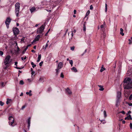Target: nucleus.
Returning a JSON list of instances; mask_svg holds the SVG:
<instances>
[{
	"mask_svg": "<svg viewBox=\"0 0 132 132\" xmlns=\"http://www.w3.org/2000/svg\"><path fill=\"white\" fill-rule=\"evenodd\" d=\"M20 3H16L15 5V12L17 17H18L19 15L20 7Z\"/></svg>",
	"mask_w": 132,
	"mask_h": 132,
	"instance_id": "f03ea898",
	"label": "nucleus"
},
{
	"mask_svg": "<svg viewBox=\"0 0 132 132\" xmlns=\"http://www.w3.org/2000/svg\"><path fill=\"white\" fill-rule=\"evenodd\" d=\"M41 58H38V60H37V62H39V61L40 60V59Z\"/></svg>",
	"mask_w": 132,
	"mask_h": 132,
	"instance_id": "4d7b16f0",
	"label": "nucleus"
},
{
	"mask_svg": "<svg viewBox=\"0 0 132 132\" xmlns=\"http://www.w3.org/2000/svg\"><path fill=\"white\" fill-rule=\"evenodd\" d=\"M11 19L9 17H7V18L6 21H5V23L6 26V27L7 28H8L9 27V24L11 21Z\"/></svg>",
	"mask_w": 132,
	"mask_h": 132,
	"instance_id": "423d86ee",
	"label": "nucleus"
},
{
	"mask_svg": "<svg viewBox=\"0 0 132 132\" xmlns=\"http://www.w3.org/2000/svg\"><path fill=\"white\" fill-rule=\"evenodd\" d=\"M125 120H127V119H128V120H129V118L128 117H125Z\"/></svg>",
	"mask_w": 132,
	"mask_h": 132,
	"instance_id": "de8ad7c7",
	"label": "nucleus"
},
{
	"mask_svg": "<svg viewBox=\"0 0 132 132\" xmlns=\"http://www.w3.org/2000/svg\"><path fill=\"white\" fill-rule=\"evenodd\" d=\"M36 46H34V49H36Z\"/></svg>",
	"mask_w": 132,
	"mask_h": 132,
	"instance_id": "69168bd1",
	"label": "nucleus"
},
{
	"mask_svg": "<svg viewBox=\"0 0 132 132\" xmlns=\"http://www.w3.org/2000/svg\"><path fill=\"white\" fill-rule=\"evenodd\" d=\"M38 26V24H36L35 26V27H37Z\"/></svg>",
	"mask_w": 132,
	"mask_h": 132,
	"instance_id": "774afa93",
	"label": "nucleus"
},
{
	"mask_svg": "<svg viewBox=\"0 0 132 132\" xmlns=\"http://www.w3.org/2000/svg\"><path fill=\"white\" fill-rule=\"evenodd\" d=\"M120 113H122L123 114H125V112L124 111H122L120 112Z\"/></svg>",
	"mask_w": 132,
	"mask_h": 132,
	"instance_id": "e433bc0d",
	"label": "nucleus"
},
{
	"mask_svg": "<svg viewBox=\"0 0 132 132\" xmlns=\"http://www.w3.org/2000/svg\"><path fill=\"white\" fill-rule=\"evenodd\" d=\"M40 35H38L35 38L34 40H33L32 43L33 42H34L36 41H38L40 38Z\"/></svg>",
	"mask_w": 132,
	"mask_h": 132,
	"instance_id": "6e6552de",
	"label": "nucleus"
},
{
	"mask_svg": "<svg viewBox=\"0 0 132 132\" xmlns=\"http://www.w3.org/2000/svg\"><path fill=\"white\" fill-rule=\"evenodd\" d=\"M45 28V25H42L40 28L37 30V34H40L42 36L43 35V32L44 31Z\"/></svg>",
	"mask_w": 132,
	"mask_h": 132,
	"instance_id": "f257e3e1",
	"label": "nucleus"
},
{
	"mask_svg": "<svg viewBox=\"0 0 132 132\" xmlns=\"http://www.w3.org/2000/svg\"><path fill=\"white\" fill-rule=\"evenodd\" d=\"M31 119V118L30 117H29V118L28 121V124H30Z\"/></svg>",
	"mask_w": 132,
	"mask_h": 132,
	"instance_id": "5701e85b",
	"label": "nucleus"
},
{
	"mask_svg": "<svg viewBox=\"0 0 132 132\" xmlns=\"http://www.w3.org/2000/svg\"><path fill=\"white\" fill-rule=\"evenodd\" d=\"M13 31L14 35L16 36L19 34V29L16 27L13 28Z\"/></svg>",
	"mask_w": 132,
	"mask_h": 132,
	"instance_id": "20e7f679",
	"label": "nucleus"
},
{
	"mask_svg": "<svg viewBox=\"0 0 132 132\" xmlns=\"http://www.w3.org/2000/svg\"><path fill=\"white\" fill-rule=\"evenodd\" d=\"M18 64V62H15V65H16V66H17V64Z\"/></svg>",
	"mask_w": 132,
	"mask_h": 132,
	"instance_id": "603ef678",
	"label": "nucleus"
},
{
	"mask_svg": "<svg viewBox=\"0 0 132 132\" xmlns=\"http://www.w3.org/2000/svg\"><path fill=\"white\" fill-rule=\"evenodd\" d=\"M103 65H102V67L101 69L100 70V71L101 72H102L103 71L105 70V68H103Z\"/></svg>",
	"mask_w": 132,
	"mask_h": 132,
	"instance_id": "4be33fe9",
	"label": "nucleus"
},
{
	"mask_svg": "<svg viewBox=\"0 0 132 132\" xmlns=\"http://www.w3.org/2000/svg\"><path fill=\"white\" fill-rule=\"evenodd\" d=\"M26 107V106L24 105H23L21 108V110H23Z\"/></svg>",
	"mask_w": 132,
	"mask_h": 132,
	"instance_id": "37998d69",
	"label": "nucleus"
},
{
	"mask_svg": "<svg viewBox=\"0 0 132 132\" xmlns=\"http://www.w3.org/2000/svg\"><path fill=\"white\" fill-rule=\"evenodd\" d=\"M120 32H122L123 31V30L122 28H121L120 29Z\"/></svg>",
	"mask_w": 132,
	"mask_h": 132,
	"instance_id": "3c124183",
	"label": "nucleus"
},
{
	"mask_svg": "<svg viewBox=\"0 0 132 132\" xmlns=\"http://www.w3.org/2000/svg\"><path fill=\"white\" fill-rule=\"evenodd\" d=\"M131 74V70H128L127 73V76H130Z\"/></svg>",
	"mask_w": 132,
	"mask_h": 132,
	"instance_id": "f8f14e48",
	"label": "nucleus"
},
{
	"mask_svg": "<svg viewBox=\"0 0 132 132\" xmlns=\"http://www.w3.org/2000/svg\"><path fill=\"white\" fill-rule=\"evenodd\" d=\"M120 34L122 35V36H123L124 35V34L123 33V32H120Z\"/></svg>",
	"mask_w": 132,
	"mask_h": 132,
	"instance_id": "49530a36",
	"label": "nucleus"
},
{
	"mask_svg": "<svg viewBox=\"0 0 132 132\" xmlns=\"http://www.w3.org/2000/svg\"><path fill=\"white\" fill-rule=\"evenodd\" d=\"M28 129H29V127H30V124H28Z\"/></svg>",
	"mask_w": 132,
	"mask_h": 132,
	"instance_id": "052dcab7",
	"label": "nucleus"
},
{
	"mask_svg": "<svg viewBox=\"0 0 132 132\" xmlns=\"http://www.w3.org/2000/svg\"><path fill=\"white\" fill-rule=\"evenodd\" d=\"M14 122V121H13L12 122H12H10V123H9V124L12 127H13V126H15V125L14 124H13Z\"/></svg>",
	"mask_w": 132,
	"mask_h": 132,
	"instance_id": "412c9836",
	"label": "nucleus"
},
{
	"mask_svg": "<svg viewBox=\"0 0 132 132\" xmlns=\"http://www.w3.org/2000/svg\"><path fill=\"white\" fill-rule=\"evenodd\" d=\"M60 76H61V77H62V78H64V76L63 74V73H61V74Z\"/></svg>",
	"mask_w": 132,
	"mask_h": 132,
	"instance_id": "f704fd0d",
	"label": "nucleus"
},
{
	"mask_svg": "<svg viewBox=\"0 0 132 132\" xmlns=\"http://www.w3.org/2000/svg\"><path fill=\"white\" fill-rule=\"evenodd\" d=\"M130 128L131 129H132V123H130Z\"/></svg>",
	"mask_w": 132,
	"mask_h": 132,
	"instance_id": "58836bf2",
	"label": "nucleus"
},
{
	"mask_svg": "<svg viewBox=\"0 0 132 132\" xmlns=\"http://www.w3.org/2000/svg\"><path fill=\"white\" fill-rule=\"evenodd\" d=\"M99 87L100 88L99 89V90L100 91H103L104 90V88H103V86H102L101 85H98Z\"/></svg>",
	"mask_w": 132,
	"mask_h": 132,
	"instance_id": "2eb2a0df",
	"label": "nucleus"
},
{
	"mask_svg": "<svg viewBox=\"0 0 132 132\" xmlns=\"http://www.w3.org/2000/svg\"><path fill=\"white\" fill-rule=\"evenodd\" d=\"M41 54H39L38 58H41Z\"/></svg>",
	"mask_w": 132,
	"mask_h": 132,
	"instance_id": "6e6d98bb",
	"label": "nucleus"
},
{
	"mask_svg": "<svg viewBox=\"0 0 132 132\" xmlns=\"http://www.w3.org/2000/svg\"><path fill=\"white\" fill-rule=\"evenodd\" d=\"M105 26V23L104 22L103 24V25H101L100 26L101 30L104 31V27Z\"/></svg>",
	"mask_w": 132,
	"mask_h": 132,
	"instance_id": "0eeeda50",
	"label": "nucleus"
},
{
	"mask_svg": "<svg viewBox=\"0 0 132 132\" xmlns=\"http://www.w3.org/2000/svg\"><path fill=\"white\" fill-rule=\"evenodd\" d=\"M31 64L32 65V67L33 68H34V67L36 66V65H35L33 62H31Z\"/></svg>",
	"mask_w": 132,
	"mask_h": 132,
	"instance_id": "a878e982",
	"label": "nucleus"
},
{
	"mask_svg": "<svg viewBox=\"0 0 132 132\" xmlns=\"http://www.w3.org/2000/svg\"><path fill=\"white\" fill-rule=\"evenodd\" d=\"M63 66V63L61 62L59 63L58 64L57 69H56V73L57 74L59 72V70L61 69Z\"/></svg>",
	"mask_w": 132,
	"mask_h": 132,
	"instance_id": "7ed1b4c3",
	"label": "nucleus"
},
{
	"mask_svg": "<svg viewBox=\"0 0 132 132\" xmlns=\"http://www.w3.org/2000/svg\"><path fill=\"white\" fill-rule=\"evenodd\" d=\"M86 23V22H85L84 23V24H83V30L84 31H85L86 30V26H85V24Z\"/></svg>",
	"mask_w": 132,
	"mask_h": 132,
	"instance_id": "aec40b11",
	"label": "nucleus"
},
{
	"mask_svg": "<svg viewBox=\"0 0 132 132\" xmlns=\"http://www.w3.org/2000/svg\"><path fill=\"white\" fill-rule=\"evenodd\" d=\"M90 13V11L88 10V11L86 13V15H88Z\"/></svg>",
	"mask_w": 132,
	"mask_h": 132,
	"instance_id": "ea45409f",
	"label": "nucleus"
},
{
	"mask_svg": "<svg viewBox=\"0 0 132 132\" xmlns=\"http://www.w3.org/2000/svg\"><path fill=\"white\" fill-rule=\"evenodd\" d=\"M119 103V100H117L116 102V105L117 107H118V104Z\"/></svg>",
	"mask_w": 132,
	"mask_h": 132,
	"instance_id": "393cba45",
	"label": "nucleus"
},
{
	"mask_svg": "<svg viewBox=\"0 0 132 132\" xmlns=\"http://www.w3.org/2000/svg\"><path fill=\"white\" fill-rule=\"evenodd\" d=\"M31 45V44H28V45H27V47H29V46H30Z\"/></svg>",
	"mask_w": 132,
	"mask_h": 132,
	"instance_id": "e2e57ef3",
	"label": "nucleus"
},
{
	"mask_svg": "<svg viewBox=\"0 0 132 132\" xmlns=\"http://www.w3.org/2000/svg\"><path fill=\"white\" fill-rule=\"evenodd\" d=\"M4 103L3 102H2V101H0V105L2 106L3 105Z\"/></svg>",
	"mask_w": 132,
	"mask_h": 132,
	"instance_id": "2f4dec72",
	"label": "nucleus"
},
{
	"mask_svg": "<svg viewBox=\"0 0 132 132\" xmlns=\"http://www.w3.org/2000/svg\"><path fill=\"white\" fill-rule=\"evenodd\" d=\"M3 54V52L2 51H0V55L2 56Z\"/></svg>",
	"mask_w": 132,
	"mask_h": 132,
	"instance_id": "c9c22d12",
	"label": "nucleus"
},
{
	"mask_svg": "<svg viewBox=\"0 0 132 132\" xmlns=\"http://www.w3.org/2000/svg\"><path fill=\"white\" fill-rule=\"evenodd\" d=\"M66 90V92L68 93L69 94H71L72 92L68 88H67Z\"/></svg>",
	"mask_w": 132,
	"mask_h": 132,
	"instance_id": "4468645a",
	"label": "nucleus"
},
{
	"mask_svg": "<svg viewBox=\"0 0 132 132\" xmlns=\"http://www.w3.org/2000/svg\"><path fill=\"white\" fill-rule=\"evenodd\" d=\"M24 84V82L22 80H21L20 81V84H21V85H23Z\"/></svg>",
	"mask_w": 132,
	"mask_h": 132,
	"instance_id": "cd10ccee",
	"label": "nucleus"
},
{
	"mask_svg": "<svg viewBox=\"0 0 132 132\" xmlns=\"http://www.w3.org/2000/svg\"><path fill=\"white\" fill-rule=\"evenodd\" d=\"M106 36V34L103 32L102 34L101 35V38L102 39L104 40V38H105Z\"/></svg>",
	"mask_w": 132,
	"mask_h": 132,
	"instance_id": "9d476101",
	"label": "nucleus"
},
{
	"mask_svg": "<svg viewBox=\"0 0 132 132\" xmlns=\"http://www.w3.org/2000/svg\"><path fill=\"white\" fill-rule=\"evenodd\" d=\"M15 68H16L17 69H21V68H20V67H15Z\"/></svg>",
	"mask_w": 132,
	"mask_h": 132,
	"instance_id": "864d4df0",
	"label": "nucleus"
},
{
	"mask_svg": "<svg viewBox=\"0 0 132 132\" xmlns=\"http://www.w3.org/2000/svg\"><path fill=\"white\" fill-rule=\"evenodd\" d=\"M126 103L128 104L129 106H132V103H128L127 102H126Z\"/></svg>",
	"mask_w": 132,
	"mask_h": 132,
	"instance_id": "72a5a7b5",
	"label": "nucleus"
},
{
	"mask_svg": "<svg viewBox=\"0 0 132 132\" xmlns=\"http://www.w3.org/2000/svg\"><path fill=\"white\" fill-rule=\"evenodd\" d=\"M48 46V44L47 43L46 44V45L44 47H43V48L45 49V50H46V48Z\"/></svg>",
	"mask_w": 132,
	"mask_h": 132,
	"instance_id": "7c9ffc66",
	"label": "nucleus"
},
{
	"mask_svg": "<svg viewBox=\"0 0 132 132\" xmlns=\"http://www.w3.org/2000/svg\"><path fill=\"white\" fill-rule=\"evenodd\" d=\"M122 123L123 124H125V120H123L122 121Z\"/></svg>",
	"mask_w": 132,
	"mask_h": 132,
	"instance_id": "680f3d73",
	"label": "nucleus"
},
{
	"mask_svg": "<svg viewBox=\"0 0 132 132\" xmlns=\"http://www.w3.org/2000/svg\"><path fill=\"white\" fill-rule=\"evenodd\" d=\"M9 123H10V122H12H12L14 121V119L13 117L11 116L9 117Z\"/></svg>",
	"mask_w": 132,
	"mask_h": 132,
	"instance_id": "1a4fd4ad",
	"label": "nucleus"
},
{
	"mask_svg": "<svg viewBox=\"0 0 132 132\" xmlns=\"http://www.w3.org/2000/svg\"><path fill=\"white\" fill-rule=\"evenodd\" d=\"M75 48V47L74 46H73L72 47H70V50H71L73 51L74 50Z\"/></svg>",
	"mask_w": 132,
	"mask_h": 132,
	"instance_id": "bb28decb",
	"label": "nucleus"
},
{
	"mask_svg": "<svg viewBox=\"0 0 132 132\" xmlns=\"http://www.w3.org/2000/svg\"><path fill=\"white\" fill-rule=\"evenodd\" d=\"M121 93L120 92H117V97L118 99H119L120 97Z\"/></svg>",
	"mask_w": 132,
	"mask_h": 132,
	"instance_id": "dca6fc26",
	"label": "nucleus"
},
{
	"mask_svg": "<svg viewBox=\"0 0 132 132\" xmlns=\"http://www.w3.org/2000/svg\"><path fill=\"white\" fill-rule=\"evenodd\" d=\"M30 10L31 13H32L36 11V9L34 7H32L30 9Z\"/></svg>",
	"mask_w": 132,
	"mask_h": 132,
	"instance_id": "ddd939ff",
	"label": "nucleus"
},
{
	"mask_svg": "<svg viewBox=\"0 0 132 132\" xmlns=\"http://www.w3.org/2000/svg\"><path fill=\"white\" fill-rule=\"evenodd\" d=\"M10 58H5L4 61V64L6 66H9L10 63L11 62L10 61Z\"/></svg>",
	"mask_w": 132,
	"mask_h": 132,
	"instance_id": "39448f33",
	"label": "nucleus"
},
{
	"mask_svg": "<svg viewBox=\"0 0 132 132\" xmlns=\"http://www.w3.org/2000/svg\"><path fill=\"white\" fill-rule=\"evenodd\" d=\"M71 32H72V33L71 34V35L72 36V37L73 36V31H71Z\"/></svg>",
	"mask_w": 132,
	"mask_h": 132,
	"instance_id": "bf43d9fd",
	"label": "nucleus"
},
{
	"mask_svg": "<svg viewBox=\"0 0 132 132\" xmlns=\"http://www.w3.org/2000/svg\"><path fill=\"white\" fill-rule=\"evenodd\" d=\"M6 82L4 84L3 82H1V83H0L1 86L2 87H3L4 86H5V85H6Z\"/></svg>",
	"mask_w": 132,
	"mask_h": 132,
	"instance_id": "f3484780",
	"label": "nucleus"
},
{
	"mask_svg": "<svg viewBox=\"0 0 132 132\" xmlns=\"http://www.w3.org/2000/svg\"><path fill=\"white\" fill-rule=\"evenodd\" d=\"M129 99L130 100H131L132 99V94H131L130 96L129 97Z\"/></svg>",
	"mask_w": 132,
	"mask_h": 132,
	"instance_id": "473e14b6",
	"label": "nucleus"
},
{
	"mask_svg": "<svg viewBox=\"0 0 132 132\" xmlns=\"http://www.w3.org/2000/svg\"><path fill=\"white\" fill-rule=\"evenodd\" d=\"M90 9L92 10L93 9V7L92 5H90Z\"/></svg>",
	"mask_w": 132,
	"mask_h": 132,
	"instance_id": "a18cd8bd",
	"label": "nucleus"
},
{
	"mask_svg": "<svg viewBox=\"0 0 132 132\" xmlns=\"http://www.w3.org/2000/svg\"><path fill=\"white\" fill-rule=\"evenodd\" d=\"M128 40L129 42V44H131L132 41L130 39H129Z\"/></svg>",
	"mask_w": 132,
	"mask_h": 132,
	"instance_id": "c03bdc74",
	"label": "nucleus"
},
{
	"mask_svg": "<svg viewBox=\"0 0 132 132\" xmlns=\"http://www.w3.org/2000/svg\"><path fill=\"white\" fill-rule=\"evenodd\" d=\"M35 71H32V72L31 73V74L32 75V76L33 75H34L35 74Z\"/></svg>",
	"mask_w": 132,
	"mask_h": 132,
	"instance_id": "79ce46f5",
	"label": "nucleus"
},
{
	"mask_svg": "<svg viewBox=\"0 0 132 132\" xmlns=\"http://www.w3.org/2000/svg\"><path fill=\"white\" fill-rule=\"evenodd\" d=\"M43 63V61L41 62L39 64V65L40 66H41L42 65Z\"/></svg>",
	"mask_w": 132,
	"mask_h": 132,
	"instance_id": "a19ab883",
	"label": "nucleus"
},
{
	"mask_svg": "<svg viewBox=\"0 0 132 132\" xmlns=\"http://www.w3.org/2000/svg\"><path fill=\"white\" fill-rule=\"evenodd\" d=\"M31 90H30L29 91V92H26V94L27 95H29L30 96H31L32 95V94H31Z\"/></svg>",
	"mask_w": 132,
	"mask_h": 132,
	"instance_id": "6ab92c4d",
	"label": "nucleus"
},
{
	"mask_svg": "<svg viewBox=\"0 0 132 132\" xmlns=\"http://www.w3.org/2000/svg\"><path fill=\"white\" fill-rule=\"evenodd\" d=\"M50 29H49L48 30V31H47V32H46V33L45 34V36H47V34H48V32H49V31H50Z\"/></svg>",
	"mask_w": 132,
	"mask_h": 132,
	"instance_id": "4c0bfd02",
	"label": "nucleus"
},
{
	"mask_svg": "<svg viewBox=\"0 0 132 132\" xmlns=\"http://www.w3.org/2000/svg\"><path fill=\"white\" fill-rule=\"evenodd\" d=\"M76 11L75 10L74 11V14H76Z\"/></svg>",
	"mask_w": 132,
	"mask_h": 132,
	"instance_id": "5fc2aeb1",
	"label": "nucleus"
},
{
	"mask_svg": "<svg viewBox=\"0 0 132 132\" xmlns=\"http://www.w3.org/2000/svg\"><path fill=\"white\" fill-rule=\"evenodd\" d=\"M39 80L42 81L43 80V78H40L39 79Z\"/></svg>",
	"mask_w": 132,
	"mask_h": 132,
	"instance_id": "8fccbe9b",
	"label": "nucleus"
},
{
	"mask_svg": "<svg viewBox=\"0 0 132 132\" xmlns=\"http://www.w3.org/2000/svg\"><path fill=\"white\" fill-rule=\"evenodd\" d=\"M28 47H27V46L25 48V50H26L28 49Z\"/></svg>",
	"mask_w": 132,
	"mask_h": 132,
	"instance_id": "338daca9",
	"label": "nucleus"
},
{
	"mask_svg": "<svg viewBox=\"0 0 132 132\" xmlns=\"http://www.w3.org/2000/svg\"><path fill=\"white\" fill-rule=\"evenodd\" d=\"M26 50H25V49H24V50L22 52V53L23 54H24V53L26 52Z\"/></svg>",
	"mask_w": 132,
	"mask_h": 132,
	"instance_id": "09e8293b",
	"label": "nucleus"
},
{
	"mask_svg": "<svg viewBox=\"0 0 132 132\" xmlns=\"http://www.w3.org/2000/svg\"><path fill=\"white\" fill-rule=\"evenodd\" d=\"M71 70H72L73 71L75 72H77V70L76 68L74 67H73L71 69Z\"/></svg>",
	"mask_w": 132,
	"mask_h": 132,
	"instance_id": "a211bd4d",
	"label": "nucleus"
},
{
	"mask_svg": "<svg viewBox=\"0 0 132 132\" xmlns=\"http://www.w3.org/2000/svg\"><path fill=\"white\" fill-rule=\"evenodd\" d=\"M12 102V100L11 99L7 98V101L6 102V104H8L9 103H11Z\"/></svg>",
	"mask_w": 132,
	"mask_h": 132,
	"instance_id": "9b49d317",
	"label": "nucleus"
},
{
	"mask_svg": "<svg viewBox=\"0 0 132 132\" xmlns=\"http://www.w3.org/2000/svg\"><path fill=\"white\" fill-rule=\"evenodd\" d=\"M128 117L129 118H130V117H131V115H130V114H129V115L128 116Z\"/></svg>",
	"mask_w": 132,
	"mask_h": 132,
	"instance_id": "0e129e2a",
	"label": "nucleus"
},
{
	"mask_svg": "<svg viewBox=\"0 0 132 132\" xmlns=\"http://www.w3.org/2000/svg\"><path fill=\"white\" fill-rule=\"evenodd\" d=\"M107 5L106 4H105V11L106 12H107Z\"/></svg>",
	"mask_w": 132,
	"mask_h": 132,
	"instance_id": "c85d7f7f",
	"label": "nucleus"
},
{
	"mask_svg": "<svg viewBox=\"0 0 132 132\" xmlns=\"http://www.w3.org/2000/svg\"><path fill=\"white\" fill-rule=\"evenodd\" d=\"M70 63L71 64V66H72L73 61L72 60H69Z\"/></svg>",
	"mask_w": 132,
	"mask_h": 132,
	"instance_id": "c756f323",
	"label": "nucleus"
},
{
	"mask_svg": "<svg viewBox=\"0 0 132 132\" xmlns=\"http://www.w3.org/2000/svg\"><path fill=\"white\" fill-rule=\"evenodd\" d=\"M104 115L105 118H106L107 116L106 113L105 111H103Z\"/></svg>",
	"mask_w": 132,
	"mask_h": 132,
	"instance_id": "b1692460",
	"label": "nucleus"
},
{
	"mask_svg": "<svg viewBox=\"0 0 132 132\" xmlns=\"http://www.w3.org/2000/svg\"><path fill=\"white\" fill-rule=\"evenodd\" d=\"M23 94L22 93H21L20 95V96H23Z\"/></svg>",
	"mask_w": 132,
	"mask_h": 132,
	"instance_id": "13d9d810",
	"label": "nucleus"
}]
</instances>
